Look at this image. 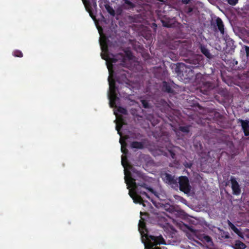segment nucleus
Returning a JSON list of instances; mask_svg holds the SVG:
<instances>
[{"label":"nucleus","instance_id":"obj_1","mask_svg":"<svg viewBox=\"0 0 249 249\" xmlns=\"http://www.w3.org/2000/svg\"><path fill=\"white\" fill-rule=\"evenodd\" d=\"M124 179L127 189H129V195L134 203L141 204L144 202L143 197H142L141 195L151 199L147 192L154 193V191L147 184L144 182H136L135 179L130 176H125Z\"/></svg>","mask_w":249,"mask_h":249},{"label":"nucleus","instance_id":"obj_2","mask_svg":"<svg viewBox=\"0 0 249 249\" xmlns=\"http://www.w3.org/2000/svg\"><path fill=\"white\" fill-rule=\"evenodd\" d=\"M108 69L109 72V76L108 78L109 85V99L110 106L114 107L116 105V101L118 99L117 96L118 88L116 86L115 81L119 83H122L123 82H125L127 78L125 71L124 70L118 72L114 71L108 66Z\"/></svg>","mask_w":249,"mask_h":249},{"label":"nucleus","instance_id":"obj_3","mask_svg":"<svg viewBox=\"0 0 249 249\" xmlns=\"http://www.w3.org/2000/svg\"><path fill=\"white\" fill-rule=\"evenodd\" d=\"M146 238V243L144 244V249H161L157 247L158 245H166L165 241L161 235H152L146 233L144 235Z\"/></svg>","mask_w":249,"mask_h":249},{"label":"nucleus","instance_id":"obj_4","mask_svg":"<svg viewBox=\"0 0 249 249\" xmlns=\"http://www.w3.org/2000/svg\"><path fill=\"white\" fill-rule=\"evenodd\" d=\"M193 68H188L186 64L180 63L175 68V71L178 75L182 79L191 80L195 75V73L192 70Z\"/></svg>","mask_w":249,"mask_h":249},{"label":"nucleus","instance_id":"obj_5","mask_svg":"<svg viewBox=\"0 0 249 249\" xmlns=\"http://www.w3.org/2000/svg\"><path fill=\"white\" fill-rule=\"evenodd\" d=\"M103 59L107 60L110 59L111 63H116L120 62L121 65L124 66L127 59L131 60L132 58V54L130 51H125V54L123 53H119L116 55H112L113 57L109 58L107 56L105 57L103 55H101Z\"/></svg>","mask_w":249,"mask_h":249},{"label":"nucleus","instance_id":"obj_6","mask_svg":"<svg viewBox=\"0 0 249 249\" xmlns=\"http://www.w3.org/2000/svg\"><path fill=\"white\" fill-rule=\"evenodd\" d=\"M178 183L179 189L185 194L189 193L191 191V186L189 184V179L186 176H181L179 178Z\"/></svg>","mask_w":249,"mask_h":249},{"label":"nucleus","instance_id":"obj_7","mask_svg":"<svg viewBox=\"0 0 249 249\" xmlns=\"http://www.w3.org/2000/svg\"><path fill=\"white\" fill-rule=\"evenodd\" d=\"M161 178L164 182L171 185L173 187H178V179L167 173L162 174Z\"/></svg>","mask_w":249,"mask_h":249},{"label":"nucleus","instance_id":"obj_8","mask_svg":"<svg viewBox=\"0 0 249 249\" xmlns=\"http://www.w3.org/2000/svg\"><path fill=\"white\" fill-rule=\"evenodd\" d=\"M202 57V56L201 55H195L188 59L189 64L186 65L187 66L188 68L194 69L197 68L201 64Z\"/></svg>","mask_w":249,"mask_h":249},{"label":"nucleus","instance_id":"obj_9","mask_svg":"<svg viewBox=\"0 0 249 249\" xmlns=\"http://www.w3.org/2000/svg\"><path fill=\"white\" fill-rule=\"evenodd\" d=\"M83 2L85 5L86 10L89 14L90 16L93 19H95V16L93 15L92 12V6L96 8L97 6L96 0H92V2H90L88 0H82Z\"/></svg>","mask_w":249,"mask_h":249},{"label":"nucleus","instance_id":"obj_10","mask_svg":"<svg viewBox=\"0 0 249 249\" xmlns=\"http://www.w3.org/2000/svg\"><path fill=\"white\" fill-rule=\"evenodd\" d=\"M230 181L231 184V187L232 190V194L237 196L240 195L241 190L236 178L233 176H231L230 178Z\"/></svg>","mask_w":249,"mask_h":249},{"label":"nucleus","instance_id":"obj_11","mask_svg":"<svg viewBox=\"0 0 249 249\" xmlns=\"http://www.w3.org/2000/svg\"><path fill=\"white\" fill-rule=\"evenodd\" d=\"M238 123H240L242 126V130L244 132L245 136H249V120L238 119Z\"/></svg>","mask_w":249,"mask_h":249},{"label":"nucleus","instance_id":"obj_12","mask_svg":"<svg viewBox=\"0 0 249 249\" xmlns=\"http://www.w3.org/2000/svg\"><path fill=\"white\" fill-rule=\"evenodd\" d=\"M213 88L214 86L212 82L207 81L203 83L200 88V90L204 94H207L208 92L213 89Z\"/></svg>","mask_w":249,"mask_h":249},{"label":"nucleus","instance_id":"obj_13","mask_svg":"<svg viewBox=\"0 0 249 249\" xmlns=\"http://www.w3.org/2000/svg\"><path fill=\"white\" fill-rule=\"evenodd\" d=\"M128 138V136H124L123 139L122 138H121V139H120V142L121 144L122 152L125 155H127L128 153V150L126 148L127 143L125 142L126 140H127Z\"/></svg>","mask_w":249,"mask_h":249},{"label":"nucleus","instance_id":"obj_14","mask_svg":"<svg viewBox=\"0 0 249 249\" xmlns=\"http://www.w3.org/2000/svg\"><path fill=\"white\" fill-rule=\"evenodd\" d=\"M108 39L106 37H102L100 40L102 51L104 52L105 53H108Z\"/></svg>","mask_w":249,"mask_h":249},{"label":"nucleus","instance_id":"obj_15","mask_svg":"<svg viewBox=\"0 0 249 249\" xmlns=\"http://www.w3.org/2000/svg\"><path fill=\"white\" fill-rule=\"evenodd\" d=\"M200 49L201 52L208 58L212 59L213 55L210 53L209 50L203 45L200 44Z\"/></svg>","mask_w":249,"mask_h":249},{"label":"nucleus","instance_id":"obj_16","mask_svg":"<svg viewBox=\"0 0 249 249\" xmlns=\"http://www.w3.org/2000/svg\"><path fill=\"white\" fill-rule=\"evenodd\" d=\"M216 26H217L218 30L220 32V33L222 35H224V24H223V22L222 19L219 17H218L216 19Z\"/></svg>","mask_w":249,"mask_h":249},{"label":"nucleus","instance_id":"obj_17","mask_svg":"<svg viewBox=\"0 0 249 249\" xmlns=\"http://www.w3.org/2000/svg\"><path fill=\"white\" fill-rule=\"evenodd\" d=\"M135 4L128 0H124V2L121 5V8L125 10H129L133 8Z\"/></svg>","mask_w":249,"mask_h":249},{"label":"nucleus","instance_id":"obj_18","mask_svg":"<svg viewBox=\"0 0 249 249\" xmlns=\"http://www.w3.org/2000/svg\"><path fill=\"white\" fill-rule=\"evenodd\" d=\"M130 147L133 149H142L144 148V143L141 142L134 141L131 143Z\"/></svg>","mask_w":249,"mask_h":249},{"label":"nucleus","instance_id":"obj_19","mask_svg":"<svg viewBox=\"0 0 249 249\" xmlns=\"http://www.w3.org/2000/svg\"><path fill=\"white\" fill-rule=\"evenodd\" d=\"M200 239L202 242L206 243L210 245L213 244L212 238L208 235L205 234H202L200 236Z\"/></svg>","mask_w":249,"mask_h":249},{"label":"nucleus","instance_id":"obj_20","mask_svg":"<svg viewBox=\"0 0 249 249\" xmlns=\"http://www.w3.org/2000/svg\"><path fill=\"white\" fill-rule=\"evenodd\" d=\"M228 224L229 226L231 228V229L237 235H240L241 234V232L237 228L236 226L232 224L230 220H228Z\"/></svg>","mask_w":249,"mask_h":249},{"label":"nucleus","instance_id":"obj_21","mask_svg":"<svg viewBox=\"0 0 249 249\" xmlns=\"http://www.w3.org/2000/svg\"><path fill=\"white\" fill-rule=\"evenodd\" d=\"M162 89L168 93L173 92V89H172L169 83L166 82H163Z\"/></svg>","mask_w":249,"mask_h":249},{"label":"nucleus","instance_id":"obj_22","mask_svg":"<svg viewBox=\"0 0 249 249\" xmlns=\"http://www.w3.org/2000/svg\"><path fill=\"white\" fill-rule=\"evenodd\" d=\"M161 22L162 23V25L165 27L171 28L174 26V23H172L171 20L170 19H162Z\"/></svg>","mask_w":249,"mask_h":249},{"label":"nucleus","instance_id":"obj_23","mask_svg":"<svg viewBox=\"0 0 249 249\" xmlns=\"http://www.w3.org/2000/svg\"><path fill=\"white\" fill-rule=\"evenodd\" d=\"M246 247V245L239 240L236 241L234 245V249H245Z\"/></svg>","mask_w":249,"mask_h":249},{"label":"nucleus","instance_id":"obj_24","mask_svg":"<svg viewBox=\"0 0 249 249\" xmlns=\"http://www.w3.org/2000/svg\"><path fill=\"white\" fill-rule=\"evenodd\" d=\"M105 7L107 12L112 16H114L115 12L113 8L108 4L105 5Z\"/></svg>","mask_w":249,"mask_h":249},{"label":"nucleus","instance_id":"obj_25","mask_svg":"<svg viewBox=\"0 0 249 249\" xmlns=\"http://www.w3.org/2000/svg\"><path fill=\"white\" fill-rule=\"evenodd\" d=\"M190 125L180 126L178 127V130L185 134H187L190 131Z\"/></svg>","mask_w":249,"mask_h":249},{"label":"nucleus","instance_id":"obj_26","mask_svg":"<svg viewBox=\"0 0 249 249\" xmlns=\"http://www.w3.org/2000/svg\"><path fill=\"white\" fill-rule=\"evenodd\" d=\"M13 55L15 57H22L23 56L22 53L19 50H15L13 52Z\"/></svg>","mask_w":249,"mask_h":249},{"label":"nucleus","instance_id":"obj_27","mask_svg":"<svg viewBox=\"0 0 249 249\" xmlns=\"http://www.w3.org/2000/svg\"><path fill=\"white\" fill-rule=\"evenodd\" d=\"M139 228L140 230H141V229L142 230H145L146 231H147V230L146 229L145 223L143 221L140 220L139 223Z\"/></svg>","mask_w":249,"mask_h":249},{"label":"nucleus","instance_id":"obj_28","mask_svg":"<svg viewBox=\"0 0 249 249\" xmlns=\"http://www.w3.org/2000/svg\"><path fill=\"white\" fill-rule=\"evenodd\" d=\"M141 101V103H142L143 107H144V108H149V107H150L149 104L147 100H142Z\"/></svg>","mask_w":249,"mask_h":249},{"label":"nucleus","instance_id":"obj_29","mask_svg":"<svg viewBox=\"0 0 249 249\" xmlns=\"http://www.w3.org/2000/svg\"><path fill=\"white\" fill-rule=\"evenodd\" d=\"M118 111L120 113H122V114H124V115H126L127 114V110L125 108L123 107H119L118 109Z\"/></svg>","mask_w":249,"mask_h":249},{"label":"nucleus","instance_id":"obj_30","mask_svg":"<svg viewBox=\"0 0 249 249\" xmlns=\"http://www.w3.org/2000/svg\"><path fill=\"white\" fill-rule=\"evenodd\" d=\"M221 237L224 239H228L230 238L229 233L224 231L221 233Z\"/></svg>","mask_w":249,"mask_h":249},{"label":"nucleus","instance_id":"obj_31","mask_svg":"<svg viewBox=\"0 0 249 249\" xmlns=\"http://www.w3.org/2000/svg\"><path fill=\"white\" fill-rule=\"evenodd\" d=\"M238 0H227V2L231 5H235L238 2Z\"/></svg>","mask_w":249,"mask_h":249},{"label":"nucleus","instance_id":"obj_32","mask_svg":"<svg viewBox=\"0 0 249 249\" xmlns=\"http://www.w3.org/2000/svg\"><path fill=\"white\" fill-rule=\"evenodd\" d=\"M127 158L126 156L122 157V164L124 167H125V162H126Z\"/></svg>","mask_w":249,"mask_h":249},{"label":"nucleus","instance_id":"obj_33","mask_svg":"<svg viewBox=\"0 0 249 249\" xmlns=\"http://www.w3.org/2000/svg\"><path fill=\"white\" fill-rule=\"evenodd\" d=\"M170 228L171 230V235L172 237H173V235L175 234L176 231L173 226L170 227Z\"/></svg>","mask_w":249,"mask_h":249},{"label":"nucleus","instance_id":"obj_34","mask_svg":"<svg viewBox=\"0 0 249 249\" xmlns=\"http://www.w3.org/2000/svg\"><path fill=\"white\" fill-rule=\"evenodd\" d=\"M122 127V125H117L116 126V130H117L118 131V133L121 136H122V133L121 132H120V129H121Z\"/></svg>","mask_w":249,"mask_h":249},{"label":"nucleus","instance_id":"obj_35","mask_svg":"<svg viewBox=\"0 0 249 249\" xmlns=\"http://www.w3.org/2000/svg\"><path fill=\"white\" fill-rule=\"evenodd\" d=\"M245 51L246 53V55L247 57H249V46H245Z\"/></svg>","mask_w":249,"mask_h":249},{"label":"nucleus","instance_id":"obj_36","mask_svg":"<svg viewBox=\"0 0 249 249\" xmlns=\"http://www.w3.org/2000/svg\"><path fill=\"white\" fill-rule=\"evenodd\" d=\"M169 153H170V156L171 157V158L172 159H174L176 158V155H175V154L174 153V152H173L171 150H170L169 151Z\"/></svg>","mask_w":249,"mask_h":249},{"label":"nucleus","instance_id":"obj_37","mask_svg":"<svg viewBox=\"0 0 249 249\" xmlns=\"http://www.w3.org/2000/svg\"><path fill=\"white\" fill-rule=\"evenodd\" d=\"M122 12V9L121 8H118L117 10V13L118 15H121Z\"/></svg>","mask_w":249,"mask_h":249},{"label":"nucleus","instance_id":"obj_38","mask_svg":"<svg viewBox=\"0 0 249 249\" xmlns=\"http://www.w3.org/2000/svg\"><path fill=\"white\" fill-rule=\"evenodd\" d=\"M191 0H182V3L184 4H188Z\"/></svg>","mask_w":249,"mask_h":249},{"label":"nucleus","instance_id":"obj_39","mask_svg":"<svg viewBox=\"0 0 249 249\" xmlns=\"http://www.w3.org/2000/svg\"><path fill=\"white\" fill-rule=\"evenodd\" d=\"M192 11V8H189V9H188V12H191Z\"/></svg>","mask_w":249,"mask_h":249},{"label":"nucleus","instance_id":"obj_40","mask_svg":"<svg viewBox=\"0 0 249 249\" xmlns=\"http://www.w3.org/2000/svg\"><path fill=\"white\" fill-rule=\"evenodd\" d=\"M158 1H159L160 2H164L165 0H157Z\"/></svg>","mask_w":249,"mask_h":249},{"label":"nucleus","instance_id":"obj_41","mask_svg":"<svg viewBox=\"0 0 249 249\" xmlns=\"http://www.w3.org/2000/svg\"><path fill=\"white\" fill-rule=\"evenodd\" d=\"M159 123V121L158 120H156V122L155 123V124H158Z\"/></svg>","mask_w":249,"mask_h":249},{"label":"nucleus","instance_id":"obj_42","mask_svg":"<svg viewBox=\"0 0 249 249\" xmlns=\"http://www.w3.org/2000/svg\"><path fill=\"white\" fill-rule=\"evenodd\" d=\"M188 229L190 231H193V229H191V228H189Z\"/></svg>","mask_w":249,"mask_h":249},{"label":"nucleus","instance_id":"obj_43","mask_svg":"<svg viewBox=\"0 0 249 249\" xmlns=\"http://www.w3.org/2000/svg\"><path fill=\"white\" fill-rule=\"evenodd\" d=\"M153 25H154L155 26L157 27V25H156V23H153Z\"/></svg>","mask_w":249,"mask_h":249},{"label":"nucleus","instance_id":"obj_44","mask_svg":"<svg viewBox=\"0 0 249 249\" xmlns=\"http://www.w3.org/2000/svg\"><path fill=\"white\" fill-rule=\"evenodd\" d=\"M144 202V201L142 203L143 204V206H144V204H143Z\"/></svg>","mask_w":249,"mask_h":249},{"label":"nucleus","instance_id":"obj_45","mask_svg":"<svg viewBox=\"0 0 249 249\" xmlns=\"http://www.w3.org/2000/svg\"><path fill=\"white\" fill-rule=\"evenodd\" d=\"M191 164H190V166H188V167H191Z\"/></svg>","mask_w":249,"mask_h":249}]
</instances>
